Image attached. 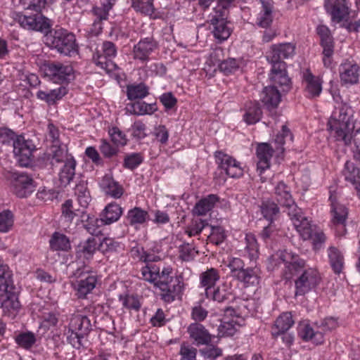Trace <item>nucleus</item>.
Masks as SVG:
<instances>
[{
  "instance_id": "obj_60",
  "label": "nucleus",
  "mask_w": 360,
  "mask_h": 360,
  "mask_svg": "<svg viewBox=\"0 0 360 360\" xmlns=\"http://www.w3.org/2000/svg\"><path fill=\"white\" fill-rule=\"evenodd\" d=\"M198 252L190 243H184L179 247V258L183 261L189 262L194 259Z\"/></svg>"
},
{
  "instance_id": "obj_10",
  "label": "nucleus",
  "mask_w": 360,
  "mask_h": 360,
  "mask_svg": "<svg viewBox=\"0 0 360 360\" xmlns=\"http://www.w3.org/2000/svg\"><path fill=\"white\" fill-rule=\"evenodd\" d=\"M320 275L316 269H304L295 280V296L304 295L314 290L319 283Z\"/></svg>"
},
{
  "instance_id": "obj_19",
  "label": "nucleus",
  "mask_w": 360,
  "mask_h": 360,
  "mask_svg": "<svg viewBox=\"0 0 360 360\" xmlns=\"http://www.w3.org/2000/svg\"><path fill=\"white\" fill-rule=\"evenodd\" d=\"M295 46L291 43L274 44L266 56L270 63H285L282 60L291 58L295 54Z\"/></svg>"
},
{
  "instance_id": "obj_23",
  "label": "nucleus",
  "mask_w": 360,
  "mask_h": 360,
  "mask_svg": "<svg viewBox=\"0 0 360 360\" xmlns=\"http://www.w3.org/2000/svg\"><path fill=\"white\" fill-rule=\"evenodd\" d=\"M302 79L307 96L309 98L319 96L322 91L319 78L316 77L309 70H307L303 73Z\"/></svg>"
},
{
  "instance_id": "obj_11",
  "label": "nucleus",
  "mask_w": 360,
  "mask_h": 360,
  "mask_svg": "<svg viewBox=\"0 0 360 360\" xmlns=\"http://www.w3.org/2000/svg\"><path fill=\"white\" fill-rule=\"evenodd\" d=\"M13 153L19 165L28 167L32 162V152L35 149L32 141L18 136L13 141Z\"/></svg>"
},
{
  "instance_id": "obj_63",
  "label": "nucleus",
  "mask_w": 360,
  "mask_h": 360,
  "mask_svg": "<svg viewBox=\"0 0 360 360\" xmlns=\"http://www.w3.org/2000/svg\"><path fill=\"white\" fill-rule=\"evenodd\" d=\"M102 224H104V221H103L101 217L97 219L88 216L84 228L90 234L98 236L101 233L100 226Z\"/></svg>"
},
{
  "instance_id": "obj_48",
  "label": "nucleus",
  "mask_w": 360,
  "mask_h": 360,
  "mask_svg": "<svg viewBox=\"0 0 360 360\" xmlns=\"http://www.w3.org/2000/svg\"><path fill=\"white\" fill-rule=\"evenodd\" d=\"M49 243L50 247L53 250L68 251L70 249L69 238L59 233H54Z\"/></svg>"
},
{
  "instance_id": "obj_27",
  "label": "nucleus",
  "mask_w": 360,
  "mask_h": 360,
  "mask_svg": "<svg viewBox=\"0 0 360 360\" xmlns=\"http://www.w3.org/2000/svg\"><path fill=\"white\" fill-rule=\"evenodd\" d=\"M294 324L291 313L286 312L280 315L271 327V335L274 338L287 332Z\"/></svg>"
},
{
  "instance_id": "obj_2",
  "label": "nucleus",
  "mask_w": 360,
  "mask_h": 360,
  "mask_svg": "<svg viewBox=\"0 0 360 360\" xmlns=\"http://www.w3.org/2000/svg\"><path fill=\"white\" fill-rule=\"evenodd\" d=\"M352 115L353 110L347 103H338L328 123L329 129L335 131L337 140L347 145L351 142L354 128Z\"/></svg>"
},
{
  "instance_id": "obj_29",
  "label": "nucleus",
  "mask_w": 360,
  "mask_h": 360,
  "mask_svg": "<svg viewBox=\"0 0 360 360\" xmlns=\"http://www.w3.org/2000/svg\"><path fill=\"white\" fill-rule=\"evenodd\" d=\"M161 299L165 302L170 303L179 296L183 290V284L177 278L167 283L165 288H160Z\"/></svg>"
},
{
  "instance_id": "obj_8",
  "label": "nucleus",
  "mask_w": 360,
  "mask_h": 360,
  "mask_svg": "<svg viewBox=\"0 0 360 360\" xmlns=\"http://www.w3.org/2000/svg\"><path fill=\"white\" fill-rule=\"evenodd\" d=\"M227 15L228 13L226 11L219 9H215L210 15V22L213 26V35L219 42L226 40L232 32V30L228 26Z\"/></svg>"
},
{
  "instance_id": "obj_16",
  "label": "nucleus",
  "mask_w": 360,
  "mask_h": 360,
  "mask_svg": "<svg viewBox=\"0 0 360 360\" xmlns=\"http://www.w3.org/2000/svg\"><path fill=\"white\" fill-rule=\"evenodd\" d=\"M214 157L219 168L224 170L227 176L237 178L243 175V169L240 163L231 156L222 151H216Z\"/></svg>"
},
{
  "instance_id": "obj_31",
  "label": "nucleus",
  "mask_w": 360,
  "mask_h": 360,
  "mask_svg": "<svg viewBox=\"0 0 360 360\" xmlns=\"http://www.w3.org/2000/svg\"><path fill=\"white\" fill-rule=\"evenodd\" d=\"M49 159L53 165L55 163L66 162L69 158H74L68 153V148L65 145L53 144L48 153Z\"/></svg>"
},
{
  "instance_id": "obj_24",
  "label": "nucleus",
  "mask_w": 360,
  "mask_h": 360,
  "mask_svg": "<svg viewBox=\"0 0 360 360\" xmlns=\"http://www.w3.org/2000/svg\"><path fill=\"white\" fill-rule=\"evenodd\" d=\"M359 68L356 63L347 61L340 65L339 72L341 81L345 84H356L359 81Z\"/></svg>"
},
{
  "instance_id": "obj_40",
  "label": "nucleus",
  "mask_w": 360,
  "mask_h": 360,
  "mask_svg": "<svg viewBox=\"0 0 360 360\" xmlns=\"http://www.w3.org/2000/svg\"><path fill=\"white\" fill-rule=\"evenodd\" d=\"M148 218V212L139 207L129 210L126 216L127 222L134 226L144 224Z\"/></svg>"
},
{
  "instance_id": "obj_59",
  "label": "nucleus",
  "mask_w": 360,
  "mask_h": 360,
  "mask_svg": "<svg viewBox=\"0 0 360 360\" xmlns=\"http://www.w3.org/2000/svg\"><path fill=\"white\" fill-rule=\"evenodd\" d=\"M143 161V155L139 153L127 155L124 158V167L133 170L139 167Z\"/></svg>"
},
{
  "instance_id": "obj_58",
  "label": "nucleus",
  "mask_w": 360,
  "mask_h": 360,
  "mask_svg": "<svg viewBox=\"0 0 360 360\" xmlns=\"http://www.w3.org/2000/svg\"><path fill=\"white\" fill-rule=\"evenodd\" d=\"M231 292L229 290L228 286L225 284L218 286L217 288L211 289L210 298L218 302H222L229 298Z\"/></svg>"
},
{
  "instance_id": "obj_33",
  "label": "nucleus",
  "mask_w": 360,
  "mask_h": 360,
  "mask_svg": "<svg viewBox=\"0 0 360 360\" xmlns=\"http://www.w3.org/2000/svg\"><path fill=\"white\" fill-rule=\"evenodd\" d=\"M219 278V271L214 268L208 269L200 274V285L205 288V294L207 297H210L211 289L214 286Z\"/></svg>"
},
{
  "instance_id": "obj_38",
  "label": "nucleus",
  "mask_w": 360,
  "mask_h": 360,
  "mask_svg": "<svg viewBox=\"0 0 360 360\" xmlns=\"http://www.w3.org/2000/svg\"><path fill=\"white\" fill-rule=\"evenodd\" d=\"M76 161L74 158H69L65 162L59 172V181L62 186H68L75 175Z\"/></svg>"
},
{
  "instance_id": "obj_55",
  "label": "nucleus",
  "mask_w": 360,
  "mask_h": 360,
  "mask_svg": "<svg viewBox=\"0 0 360 360\" xmlns=\"http://www.w3.org/2000/svg\"><path fill=\"white\" fill-rule=\"evenodd\" d=\"M14 217L9 210H4L0 212V232H8L13 226Z\"/></svg>"
},
{
  "instance_id": "obj_15",
  "label": "nucleus",
  "mask_w": 360,
  "mask_h": 360,
  "mask_svg": "<svg viewBox=\"0 0 360 360\" xmlns=\"http://www.w3.org/2000/svg\"><path fill=\"white\" fill-rule=\"evenodd\" d=\"M47 74L55 82L68 83L75 79V73L71 65L61 63H51L46 67Z\"/></svg>"
},
{
  "instance_id": "obj_20",
  "label": "nucleus",
  "mask_w": 360,
  "mask_h": 360,
  "mask_svg": "<svg viewBox=\"0 0 360 360\" xmlns=\"http://www.w3.org/2000/svg\"><path fill=\"white\" fill-rule=\"evenodd\" d=\"M11 290L12 288H8L6 292L0 293V307L2 309L4 316L14 318L20 307V304Z\"/></svg>"
},
{
  "instance_id": "obj_54",
  "label": "nucleus",
  "mask_w": 360,
  "mask_h": 360,
  "mask_svg": "<svg viewBox=\"0 0 360 360\" xmlns=\"http://www.w3.org/2000/svg\"><path fill=\"white\" fill-rule=\"evenodd\" d=\"M323 48V63L325 67L328 68L330 66L333 61V56L334 53L335 42L334 39L328 41H323L320 43Z\"/></svg>"
},
{
  "instance_id": "obj_51",
  "label": "nucleus",
  "mask_w": 360,
  "mask_h": 360,
  "mask_svg": "<svg viewBox=\"0 0 360 360\" xmlns=\"http://www.w3.org/2000/svg\"><path fill=\"white\" fill-rule=\"evenodd\" d=\"M131 7L143 15L151 16L154 13L153 0H131Z\"/></svg>"
},
{
  "instance_id": "obj_22",
  "label": "nucleus",
  "mask_w": 360,
  "mask_h": 360,
  "mask_svg": "<svg viewBox=\"0 0 360 360\" xmlns=\"http://www.w3.org/2000/svg\"><path fill=\"white\" fill-rule=\"evenodd\" d=\"M324 7L335 22H340L349 15L347 0H325Z\"/></svg>"
},
{
  "instance_id": "obj_7",
  "label": "nucleus",
  "mask_w": 360,
  "mask_h": 360,
  "mask_svg": "<svg viewBox=\"0 0 360 360\" xmlns=\"http://www.w3.org/2000/svg\"><path fill=\"white\" fill-rule=\"evenodd\" d=\"M72 276L80 278L75 287L78 298H85L95 288L97 283V276L88 270H85L84 266L77 268L75 271H72Z\"/></svg>"
},
{
  "instance_id": "obj_37",
  "label": "nucleus",
  "mask_w": 360,
  "mask_h": 360,
  "mask_svg": "<svg viewBox=\"0 0 360 360\" xmlns=\"http://www.w3.org/2000/svg\"><path fill=\"white\" fill-rule=\"evenodd\" d=\"M276 198L281 205H290L293 202L290 187L283 181H279L274 188Z\"/></svg>"
},
{
  "instance_id": "obj_61",
  "label": "nucleus",
  "mask_w": 360,
  "mask_h": 360,
  "mask_svg": "<svg viewBox=\"0 0 360 360\" xmlns=\"http://www.w3.org/2000/svg\"><path fill=\"white\" fill-rule=\"evenodd\" d=\"M198 350L186 342H183L180 346L179 355L181 360H195Z\"/></svg>"
},
{
  "instance_id": "obj_53",
  "label": "nucleus",
  "mask_w": 360,
  "mask_h": 360,
  "mask_svg": "<svg viewBox=\"0 0 360 360\" xmlns=\"http://www.w3.org/2000/svg\"><path fill=\"white\" fill-rule=\"evenodd\" d=\"M245 250L249 258L252 260L258 257L259 248L255 236L253 234H246Z\"/></svg>"
},
{
  "instance_id": "obj_62",
  "label": "nucleus",
  "mask_w": 360,
  "mask_h": 360,
  "mask_svg": "<svg viewBox=\"0 0 360 360\" xmlns=\"http://www.w3.org/2000/svg\"><path fill=\"white\" fill-rule=\"evenodd\" d=\"M279 229L274 221H269L268 226L264 227L263 230L259 233L261 238L266 243L269 240H272L278 236Z\"/></svg>"
},
{
  "instance_id": "obj_57",
  "label": "nucleus",
  "mask_w": 360,
  "mask_h": 360,
  "mask_svg": "<svg viewBox=\"0 0 360 360\" xmlns=\"http://www.w3.org/2000/svg\"><path fill=\"white\" fill-rule=\"evenodd\" d=\"M120 300L122 302V306L128 310H134L138 311L141 308V302L134 295H120Z\"/></svg>"
},
{
  "instance_id": "obj_32",
  "label": "nucleus",
  "mask_w": 360,
  "mask_h": 360,
  "mask_svg": "<svg viewBox=\"0 0 360 360\" xmlns=\"http://www.w3.org/2000/svg\"><path fill=\"white\" fill-rule=\"evenodd\" d=\"M91 321L88 317L81 314L73 315L69 324L70 330H75L85 336L91 330Z\"/></svg>"
},
{
  "instance_id": "obj_52",
  "label": "nucleus",
  "mask_w": 360,
  "mask_h": 360,
  "mask_svg": "<svg viewBox=\"0 0 360 360\" xmlns=\"http://www.w3.org/2000/svg\"><path fill=\"white\" fill-rule=\"evenodd\" d=\"M240 325L237 324L233 319L226 321V318H224L220 326H219V335L221 336H233L238 330Z\"/></svg>"
},
{
  "instance_id": "obj_35",
  "label": "nucleus",
  "mask_w": 360,
  "mask_h": 360,
  "mask_svg": "<svg viewBox=\"0 0 360 360\" xmlns=\"http://www.w3.org/2000/svg\"><path fill=\"white\" fill-rule=\"evenodd\" d=\"M115 0H103L101 6H94L92 8L93 14L96 17L94 20V26H98V30H102L101 22L108 19V12L114 5Z\"/></svg>"
},
{
  "instance_id": "obj_4",
  "label": "nucleus",
  "mask_w": 360,
  "mask_h": 360,
  "mask_svg": "<svg viewBox=\"0 0 360 360\" xmlns=\"http://www.w3.org/2000/svg\"><path fill=\"white\" fill-rule=\"evenodd\" d=\"M13 18L20 27L30 31L46 32L50 27L48 18L41 13H30L27 10L24 13H13Z\"/></svg>"
},
{
  "instance_id": "obj_3",
  "label": "nucleus",
  "mask_w": 360,
  "mask_h": 360,
  "mask_svg": "<svg viewBox=\"0 0 360 360\" xmlns=\"http://www.w3.org/2000/svg\"><path fill=\"white\" fill-rule=\"evenodd\" d=\"M51 46L60 53L72 56L77 53L78 46L75 36L65 30H58L50 38Z\"/></svg>"
},
{
  "instance_id": "obj_13",
  "label": "nucleus",
  "mask_w": 360,
  "mask_h": 360,
  "mask_svg": "<svg viewBox=\"0 0 360 360\" xmlns=\"http://www.w3.org/2000/svg\"><path fill=\"white\" fill-rule=\"evenodd\" d=\"M85 210L77 209L73 205L71 199L65 200L61 205L60 226L68 233H71L74 229L73 220L76 217H83Z\"/></svg>"
},
{
  "instance_id": "obj_34",
  "label": "nucleus",
  "mask_w": 360,
  "mask_h": 360,
  "mask_svg": "<svg viewBox=\"0 0 360 360\" xmlns=\"http://www.w3.org/2000/svg\"><path fill=\"white\" fill-rule=\"evenodd\" d=\"M122 208L116 202L109 203L105 206L101 217L104 224L109 225L119 220L122 214Z\"/></svg>"
},
{
  "instance_id": "obj_28",
  "label": "nucleus",
  "mask_w": 360,
  "mask_h": 360,
  "mask_svg": "<svg viewBox=\"0 0 360 360\" xmlns=\"http://www.w3.org/2000/svg\"><path fill=\"white\" fill-rule=\"evenodd\" d=\"M219 198L217 195L210 194L200 199L195 205L192 212L193 215L205 216L213 209Z\"/></svg>"
},
{
  "instance_id": "obj_25",
  "label": "nucleus",
  "mask_w": 360,
  "mask_h": 360,
  "mask_svg": "<svg viewBox=\"0 0 360 360\" xmlns=\"http://www.w3.org/2000/svg\"><path fill=\"white\" fill-rule=\"evenodd\" d=\"M127 115H152L158 110L156 103H146L143 101H136L127 103L124 108Z\"/></svg>"
},
{
  "instance_id": "obj_56",
  "label": "nucleus",
  "mask_w": 360,
  "mask_h": 360,
  "mask_svg": "<svg viewBox=\"0 0 360 360\" xmlns=\"http://www.w3.org/2000/svg\"><path fill=\"white\" fill-rule=\"evenodd\" d=\"M209 224L207 220L202 219H194L191 224L186 228V233L190 236L199 235L202 231L208 226Z\"/></svg>"
},
{
  "instance_id": "obj_47",
  "label": "nucleus",
  "mask_w": 360,
  "mask_h": 360,
  "mask_svg": "<svg viewBox=\"0 0 360 360\" xmlns=\"http://www.w3.org/2000/svg\"><path fill=\"white\" fill-rule=\"evenodd\" d=\"M96 245L97 243L95 238L90 237L79 244L77 253L86 259H89L96 252Z\"/></svg>"
},
{
  "instance_id": "obj_50",
  "label": "nucleus",
  "mask_w": 360,
  "mask_h": 360,
  "mask_svg": "<svg viewBox=\"0 0 360 360\" xmlns=\"http://www.w3.org/2000/svg\"><path fill=\"white\" fill-rule=\"evenodd\" d=\"M343 174L346 181L351 182L354 185L359 183L360 169L355 167L353 162L350 161L346 162Z\"/></svg>"
},
{
  "instance_id": "obj_18",
  "label": "nucleus",
  "mask_w": 360,
  "mask_h": 360,
  "mask_svg": "<svg viewBox=\"0 0 360 360\" xmlns=\"http://www.w3.org/2000/svg\"><path fill=\"white\" fill-rule=\"evenodd\" d=\"M158 48V43L152 37L141 39L133 48V58L141 63L149 60V56Z\"/></svg>"
},
{
  "instance_id": "obj_21",
  "label": "nucleus",
  "mask_w": 360,
  "mask_h": 360,
  "mask_svg": "<svg viewBox=\"0 0 360 360\" xmlns=\"http://www.w3.org/2000/svg\"><path fill=\"white\" fill-rule=\"evenodd\" d=\"M189 338L197 346L208 345L212 340V335L207 329L200 323H192L187 328Z\"/></svg>"
},
{
  "instance_id": "obj_36",
  "label": "nucleus",
  "mask_w": 360,
  "mask_h": 360,
  "mask_svg": "<svg viewBox=\"0 0 360 360\" xmlns=\"http://www.w3.org/2000/svg\"><path fill=\"white\" fill-rule=\"evenodd\" d=\"M67 93V89L63 86H60L57 89L48 91L40 90L37 93V97L41 101H44L49 105H53L56 101L60 100Z\"/></svg>"
},
{
  "instance_id": "obj_43",
  "label": "nucleus",
  "mask_w": 360,
  "mask_h": 360,
  "mask_svg": "<svg viewBox=\"0 0 360 360\" xmlns=\"http://www.w3.org/2000/svg\"><path fill=\"white\" fill-rule=\"evenodd\" d=\"M149 94V88L144 83L133 84L127 86V96L129 100L142 99Z\"/></svg>"
},
{
  "instance_id": "obj_45",
  "label": "nucleus",
  "mask_w": 360,
  "mask_h": 360,
  "mask_svg": "<svg viewBox=\"0 0 360 360\" xmlns=\"http://www.w3.org/2000/svg\"><path fill=\"white\" fill-rule=\"evenodd\" d=\"M299 334L304 340H311L316 345L321 344L323 342V333L321 331L314 332L309 325L302 326Z\"/></svg>"
},
{
  "instance_id": "obj_49",
  "label": "nucleus",
  "mask_w": 360,
  "mask_h": 360,
  "mask_svg": "<svg viewBox=\"0 0 360 360\" xmlns=\"http://www.w3.org/2000/svg\"><path fill=\"white\" fill-rule=\"evenodd\" d=\"M13 285L12 273L6 264L0 263V293L6 292Z\"/></svg>"
},
{
  "instance_id": "obj_9",
  "label": "nucleus",
  "mask_w": 360,
  "mask_h": 360,
  "mask_svg": "<svg viewBox=\"0 0 360 360\" xmlns=\"http://www.w3.org/2000/svg\"><path fill=\"white\" fill-rule=\"evenodd\" d=\"M8 178L13 193L19 198H26L35 190L32 177L26 173L14 172Z\"/></svg>"
},
{
  "instance_id": "obj_6",
  "label": "nucleus",
  "mask_w": 360,
  "mask_h": 360,
  "mask_svg": "<svg viewBox=\"0 0 360 360\" xmlns=\"http://www.w3.org/2000/svg\"><path fill=\"white\" fill-rule=\"evenodd\" d=\"M117 55L115 45L111 41H104L101 48V53L99 51L94 56L93 60L95 64L107 72H111L117 69L118 66L113 61Z\"/></svg>"
},
{
  "instance_id": "obj_30",
  "label": "nucleus",
  "mask_w": 360,
  "mask_h": 360,
  "mask_svg": "<svg viewBox=\"0 0 360 360\" xmlns=\"http://www.w3.org/2000/svg\"><path fill=\"white\" fill-rule=\"evenodd\" d=\"M281 90L275 86H269L264 89L261 100L269 109L276 108L281 101Z\"/></svg>"
},
{
  "instance_id": "obj_41",
  "label": "nucleus",
  "mask_w": 360,
  "mask_h": 360,
  "mask_svg": "<svg viewBox=\"0 0 360 360\" xmlns=\"http://www.w3.org/2000/svg\"><path fill=\"white\" fill-rule=\"evenodd\" d=\"M262 10L258 15L257 24L263 28L268 27L273 21L272 9L271 3L261 0Z\"/></svg>"
},
{
  "instance_id": "obj_64",
  "label": "nucleus",
  "mask_w": 360,
  "mask_h": 360,
  "mask_svg": "<svg viewBox=\"0 0 360 360\" xmlns=\"http://www.w3.org/2000/svg\"><path fill=\"white\" fill-rule=\"evenodd\" d=\"M239 67V61L233 58L224 60L219 65L220 71L223 72L225 75H229L236 72Z\"/></svg>"
},
{
  "instance_id": "obj_44",
  "label": "nucleus",
  "mask_w": 360,
  "mask_h": 360,
  "mask_svg": "<svg viewBox=\"0 0 360 360\" xmlns=\"http://www.w3.org/2000/svg\"><path fill=\"white\" fill-rule=\"evenodd\" d=\"M259 207L262 216L269 221H274L279 216L280 209L274 201H263Z\"/></svg>"
},
{
  "instance_id": "obj_12",
  "label": "nucleus",
  "mask_w": 360,
  "mask_h": 360,
  "mask_svg": "<svg viewBox=\"0 0 360 360\" xmlns=\"http://www.w3.org/2000/svg\"><path fill=\"white\" fill-rule=\"evenodd\" d=\"M271 69L269 79L271 86L280 87L282 92H288L291 89V80L289 78L286 70L285 63H271Z\"/></svg>"
},
{
  "instance_id": "obj_5",
  "label": "nucleus",
  "mask_w": 360,
  "mask_h": 360,
  "mask_svg": "<svg viewBox=\"0 0 360 360\" xmlns=\"http://www.w3.org/2000/svg\"><path fill=\"white\" fill-rule=\"evenodd\" d=\"M172 269L171 267H165L160 271L159 266L148 264L141 269L143 278L152 283L159 289L165 288L167 283H171L174 279L171 276Z\"/></svg>"
},
{
  "instance_id": "obj_26",
  "label": "nucleus",
  "mask_w": 360,
  "mask_h": 360,
  "mask_svg": "<svg viewBox=\"0 0 360 360\" xmlns=\"http://www.w3.org/2000/svg\"><path fill=\"white\" fill-rule=\"evenodd\" d=\"M100 186L105 195L113 198H120L124 193L122 186L108 175L103 177Z\"/></svg>"
},
{
  "instance_id": "obj_17",
  "label": "nucleus",
  "mask_w": 360,
  "mask_h": 360,
  "mask_svg": "<svg viewBox=\"0 0 360 360\" xmlns=\"http://www.w3.org/2000/svg\"><path fill=\"white\" fill-rule=\"evenodd\" d=\"M283 206L288 207V215L297 232L302 237L309 238L310 236L309 221L303 216L301 209L297 206L294 201L292 205Z\"/></svg>"
},
{
  "instance_id": "obj_1",
  "label": "nucleus",
  "mask_w": 360,
  "mask_h": 360,
  "mask_svg": "<svg viewBox=\"0 0 360 360\" xmlns=\"http://www.w3.org/2000/svg\"><path fill=\"white\" fill-rule=\"evenodd\" d=\"M288 141H293V135L286 125H283L281 131L277 134L271 143H258L256 155L258 160L257 171L260 175L264 170L270 167V161L274 155L276 158H280L283 155L285 151L283 146Z\"/></svg>"
},
{
  "instance_id": "obj_42",
  "label": "nucleus",
  "mask_w": 360,
  "mask_h": 360,
  "mask_svg": "<svg viewBox=\"0 0 360 360\" xmlns=\"http://www.w3.org/2000/svg\"><path fill=\"white\" fill-rule=\"evenodd\" d=\"M244 121L248 124H253L259 121L262 112L258 103L249 102L245 105Z\"/></svg>"
},
{
  "instance_id": "obj_39",
  "label": "nucleus",
  "mask_w": 360,
  "mask_h": 360,
  "mask_svg": "<svg viewBox=\"0 0 360 360\" xmlns=\"http://www.w3.org/2000/svg\"><path fill=\"white\" fill-rule=\"evenodd\" d=\"M330 264L335 274H340L344 266V256L339 249L331 246L328 249Z\"/></svg>"
},
{
  "instance_id": "obj_46",
  "label": "nucleus",
  "mask_w": 360,
  "mask_h": 360,
  "mask_svg": "<svg viewBox=\"0 0 360 360\" xmlns=\"http://www.w3.org/2000/svg\"><path fill=\"white\" fill-rule=\"evenodd\" d=\"M237 279L247 285H257L260 280L259 270L256 267L244 269Z\"/></svg>"
},
{
  "instance_id": "obj_14",
  "label": "nucleus",
  "mask_w": 360,
  "mask_h": 360,
  "mask_svg": "<svg viewBox=\"0 0 360 360\" xmlns=\"http://www.w3.org/2000/svg\"><path fill=\"white\" fill-rule=\"evenodd\" d=\"M331 226L335 229L338 236H343L346 233V221L348 217V209L342 204L331 202L330 209Z\"/></svg>"
}]
</instances>
